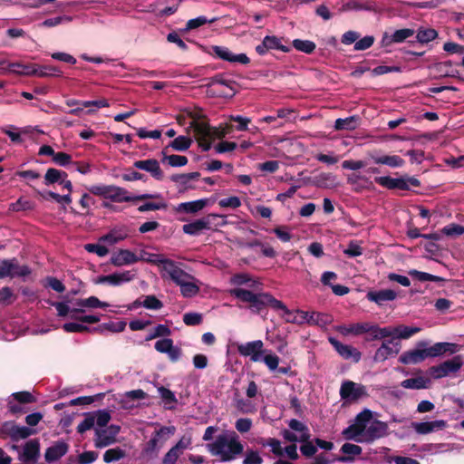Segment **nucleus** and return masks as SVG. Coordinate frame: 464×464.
I'll return each instance as SVG.
<instances>
[{
	"label": "nucleus",
	"instance_id": "nucleus-14",
	"mask_svg": "<svg viewBox=\"0 0 464 464\" xmlns=\"http://www.w3.org/2000/svg\"><path fill=\"white\" fill-rule=\"evenodd\" d=\"M400 350V342L393 341L392 339L384 340L382 345L376 350L373 360L377 362H384L389 357L398 354Z\"/></svg>",
	"mask_w": 464,
	"mask_h": 464
},
{
	"label": "nucleus",
	"instance_id": "nucleus-19",
	"mask_svg": "<svg viewBox=\"0 0 464 464\" xmlns=\"http://www.w3.org/2000/svg\"><path fill=\"white\" fill-rule=\"evenodd\" d=\"M330 343L343 359L352 360L354 362H358L361 360L362 353L352 345L343 344L333 338L330 339Z\"/></svg>",
	"mask_w": 464,
	"mask_h": 464
},
{
	"label": "nucleus",
	"instance_id": "nucleus-42",
	"mask_svg": "<svg viewBox=\"0 0 464 464\" xmlns=\"http://www.w3.org/2000/svg\"><path fill=\"white\" fill-rule=\"evenodd\" d=\"M33 433L34 430L32 429L24 426L13 425L12 428L10 429V436L14 440L25 439L32 435Z\"/></svg>",
	"mask_w": 464,
	"mask_h": 464
},
{
	"label": "nucleus",
	"instance_id": "nucleus-1",
	"mask_svg": "<svg viewBox=\"0 0 464 464\" xmlns=\"http://www.w3.org/2000/svg\"><path fill=\"white\" fill-rule=\"evenodd\" d=\"M388 429L387 423L372 420V411L366 409L356 416L353 423L344 429L342 434L348 440L372 443L385 437L388 434Z\"/></svg>",
	"mask_w": 464,
	"mask_h": 464
},
{
	"label": "nucleus",
	"instance_id": "nucleus-33",
	"mask_svg": "<svg viewBox=\"0 0 464 464\" xmlns=\"http://www.w3.org/2000/svg\"><path fill=\"white\" fill-rule=\"evenodd\" d=\"M430 384V380L428 378L424 377H415V378H410L402 381L401 382V386L405 389H414V390H420L428 388Z\"/></svg>",
	"mask_w": 464,
	"mask_h": 464
},
{
	"label": "nucleus",
	"instance_id": "nucleus-27",
	"mask_svg": "<svg viewBox=\"0 0 464 464\" xmlns=\"http://www.w3.org/2000/svg\"><path fill=\"white\" fill-rule=\"evenodd\" d=\"M36 64L34 63H24L22 62H14L8 63V72L17 75L32 76L35 75Z\"/></svg>",
	"mask_w": 464,
	"mask_h": 464
},
{
	"label": "nucleus",
	"instance_id": "nucleus-62",
	"mask_svg": "<svg viewBox=\"0 0 464 464\" xmlns=\"http://www.w3.org/2000/svg\"><path fill=\"white\" fill-rule=\"evenodd\" d=\"M236 407L243 413H253L256 411V406L249 400L238 399L236 401Z\"/></svg>",
	"mask_w": 464,
	"mask_h": 464
},
{
	"label": "nucleus",
	"instance_id": "nucleus-58",
	"mask_svg": "<svg viewBox=\"0 0 464 464\" xmlns=\"http://www.w3.org/2000/svg\"><path fill=\"white\" fill-rule=\"evenodd\" d=\"M441 232L448 237H457L464 234V227L451 223L444 227Z\"/></svg>",
	"mask_w": 464,
	"mask_h": 464
},
{
	"label": "nucleus",
	"instance_id": "nucleus-25",
	"mask_svg": "<svg viewBox=\"0 0 464 464\" xmlns=\"http://www.w3.org/2000/svg\"><path fill=\"white\" fill-rule=\"evenodd\" d=\"M396 298L397 293L392 289L370 291L367 293V299L371 302H374L378 305H382L385 302L393 301Z\"/></svg>",
	"mask_w": 464,
	"mask_h": 464
},
{
	"label": "nucleus",
	"instance_id": "nucleus-32",
	"mask_svg": "<svg viewBox=\"0 0 464 464\" xmlns=\"http://www.w3.org/2000/svg\"><path fill=\"white\" fill-rule=\"evenodd\" d=\"M208 203L207 199H198L179 204L177 211L185 213H197L202 210Z\"/></svg>",
	"mask_w": 464,
	"mask_h": 464
},
{
	"label": "nucleus",
	"instance_id": "nucleus-36",
	"mask_svg": "<svg viewBox=\"0 0 464 464\" xmlns=\"http://www.w3.org/2000/svg\"><path fill=\"white\" fill-rule=\"evenodd\" d=\"M134 275L130 271H124L121 273H114L108 275V284L111 285H120L122 283H127L132 280Z\"/></svg>",
	"mask_w": 464,
	"mask_h": 464
},
{
	"label": "nucleus",
	"instance_id": "nucleus-5",
	"mask_svg": "<svg viewBox=\"0 0 464 464\" xmlns=\"http://www.w3.org/2000/svg\"><path fill=\"white\" fill-rule=\"evenodd\" d=\"M429 357H436L433 354V345L429 346L428 342L417 343L415 348L404 352L399 358L402 364H417Z\"/></svg>",
	"mask_w": 464,
	"mask_h": 464
},
{
	"label": "nucleus",
	"instance_id": "nucleus-7",
	"mask_svg": "<svg viewBox=\"0 0 464 464\" xmlns=\"http://www.w3.org/2000/svg\"><path fill=\"white\" fill-rule=\"evenodd\" d=\"M174 426H163L156 430L148 441L144 452L147 455H156L165 442L175 433Z\"/></svg>",
	"mask_w": 464,
	"mask_h": 464
},
{
	"label": "nucleus",
	"instance_id": "nucleus-17",
	"mask_svg": "<svg viewBox=\"0 0 464 464\" xmlns=\"http://www.w3.org/2000/svg\"><path fill=\"white\" fill-rule=\"evenodd\" d=\"M214 53L220 59L229 62L237 63L241 64L249 63L250 60L245 53H233L228 48L224 46H213Z\"/></svg>",
	"mask_w": 464,
	"mask_h": 464
},
{
	"label": "nucleus",
	"instance_id": "nucleus-35",
	"mask_svg": "<svg viewBox=\"0 0 464 464\" xmlns=\"http://www.w3.org/2000/svg\"><path fill=\"white\" fill-rule=\"evenodd\" d=\"M420 181L414 177L403 176L394 178V189L408 190L411 187H419Z\"/></svg>",
	"mask_w": 464,
	"mask_h": 464
},
{
	"label": "nucleus",
	"instance_id": "nucleus-37",
	"mask_svg": "<svg viewBox=\"0 0 464 464\" xmlns=\"http://www.w3.org/2000/svg\"><path fill=\"white\" fill-rule=\"evenodd\" d=\"M67 177V173L57 169H48L45 175H44V183L46 185H51L54 183H60V181L64 178Z\"/></svg>",
	"mask_w": 464,
	"mask_h": 464
},
{
	"label": "nucleus",
	"instance_id": "nucleus-3",
	"mask_svg": "<svg viewBox=\"0 0 464 464\" xmlns=\"http://www.w3.org/2000/svg\"><path fill=\"white\" fill-rule=\"evenodd\" d=\"M229 294L242 302L250 304L249 308L254 313H259L267 305L275 310L284 307V303L268 293H254L247 289L237 287L229 290Z\"/></svg>",
	"mask_w": 464,
	"mask_h": 464
},
{
	"label": "nucleus",
	"instance_id": "nucleus-10",
	"mask_svg": "<svg viewBox=\"0 0 464 464\" xmlns=\"http://www.w3.org/2000/svg\"><path fill=\"white\" fill-rule=\"evenodd\" d=\"M160 272L162 278L170 279L176 285L181 282L184 277H188V274L181 268L180 264L169 258L163 261Z\"/></svg>",
	"mask_w": 464,
	"mask_h": 464
},
{
	"label": "nucleus",
	"instance_id": "nucleus-9",
	"mask_svg": "<svg viewBox=\"0 0 464 464\" xmlns=\"http://www.w3.org/2000/svg\"><path fill=\"white\" fill-rule=\"evenodd\" d=\"M463 365V360L460 355L453 357L451 360L443 362L439 365L430 368V374L435 379H440L450 373L457 372Z\"/></svg>",
	"mask_w": 464,
	"mask_h": 464
},
{
	"label": "nucleus",
	"instance_id": "nucleus-50",
	"mask_svg": "<svg viewBox=\"0 0 464 464\" xmlns=\"http://www.w3.org/2000/svg\"><path fill=\"white\" fill-rule=\"evenodd\" d=\"M409 275L413 276L414 278H416L417 280H419L420 282H426V281L440 282L442 280V278L440 276H434V275H431V274H429L426 272L418 271L415 269L410 270Z\"/></svg>",
	"mask_w": 464,
	"mask_h": 464
},
{
	"label": "nucleus",
	"instance_id": "nucleus-23",
	"mask_svg": "<svg viewBox=\"0 0 464 464\" xmlns=\"http://www.w3.org/2000/svg\"><path fill=\"white\" fill-rule=\"evenodd\" d=\"M199 281L190 274L184 277L177 285L180 287L181 295L184 297H193L199 292Z\"/></svg>",
	"mask_w": 464,
	"mask_h": 464
},
{
	"label": "nucleus",
	"instance_id": "nucleus-26",
	"mask_svg": "<svg viewBox=\"0 0 464 464\" xmlns=\"http://www.w3.org/2000/svg\"><path fill=\"white\" fill-rule=\"evenodd\" d=\"M230 284L233 285H246L253 290L260 288L261 284L246 273L236 274L230 277Z\"/></svg>",
	"mask_w": 464,
	"mask_h": 464
},
{
	"label": "nucleus",
	"instance_id": "nucleus-64",
	"mask_svg": "<svg viewBox=\"0 0 464 464\" xmlns=\"http://www.w3.org/2000/svg\"><path fill=\"white\" fill-rule=\"evenodd\" d=\"M263 459L257 451L247 450L243 464H262Z\"/></svg>",
	"mask_w": 464,
	"mask_h": 464
},
{
	"label": "nucleus",
	"instance_id": "nucleus-31",
	"mask_svg": "<svg viewBox=\"0 0 464 464\" xmlns=\"http://www.w3.org/2000/svg\"><path fill=\"white\" fill-rule=\"evenodd\" d=\"M368 323H357L351 324H343L338 327V331L343 335H354L358 336L366 334Z\"/></svg>",
	"mask_w": 464,
	"mask_h": 464
},
{
	"label": "nucleus",
	"instance_id": "nucleus-30",
	"mask_svg": "<svg viewBox=\"0 0 464 464\" xmlns=\"http://www.w3.org/2000/svg\"><path fill=\"white\" fill-rule=\"evenodd\" d=\"M107 198L114 202H130L132 201V195L121 187L110 185Z\"/></svg>",
	"mask_w": 464,
	"mask_h": 464
},
{
	"label": "nucleus",
	"instance_id": "nucleus-21",
	"mask_svg": "<svg viewBox=\"0 0 464 464\" xmlns=\"http://www.w3.org/2000/svg\"><path fill=\"white\" fill-rule=\"evenodd\" d=\"M140 261L138 256L128 249H121L113 253L111 256V263L114 266H123L137 263Z\"/></svg>",
	"mask_w": 464,
	"mask_h": 464
},
{
	"label": "nucleus",
	"instance_id": "nucleus-39",
	"mask_svg": "<svg viewBox=\"0 0 464 464\" xmlns=\"http://www.w3.org/2000/svg\"><path fill=\"white\" fill-rule=\"evenodd\" d=\"M142 305L147 309L159 310L162 308L163 304L155 295H146L142 302L136 301L133 306Z\"/></svg>",
	"mask_w": 464,
	"mask_h": 464
},
{
	"label": "nucleus",
	"instance_id": "nucleus-57",
	"mask_svg": "<svg viewBox=\"0 0 464 464\" xmlns=\"http://www.w3.org/2000/svg\"><path fill=\"white\" fill-rule=\"evenodd\" d=\"M362 247L356 241H350L343 254L349 257H356L362 255Z\"/></svg>",
	"mask_w": 464,
	"mask_h": 464
},
{
	"label": "nucleus",
	"instance_id": "nucleus-45",
	"mask_svg": "<svg viewBox=\"0 0 464 464\" xmlns=\"http://www.w3.org/2000/svg\"><path fill=\"white\" fill-rule=\"evenodd\" d=\"M438 36L436 30L431 28H420L416 35V38L420 44H428Z\"/></svg>",
	"mask_w": 464,
	"mask_h": 464
},
{
	"label": "nucleus",
	"instance_id": "nucleus-60",
	"mask_svg": "<svg viewBox=\"0 0 464 464\" xmlns=\"http://www.w3.org/2000/svg\"><path fill=\"white\" fill-rule=\"evenodd\" d=\"M124 457V452L121 449H110L103 454V460L107 463L119 460Z\"/></svg>",
	"mask_w": 464,
	"mask_h": 464
},
{
	"label": "nucleus",
	"instance_id": "nucleus-48",
	"mask_svg": "<svg viewBox=\"0 0 464 464\" xmlns=\"http://www.w3.org/2000/svg\"><path fill=\"white\" fill-rule=\"evenodd\" d=\"M288 426L291 430L298 432L299 434H301L302 436L305 437L308 440L310 439L309 429L305 424H304L300 420L292 419L288 421Z\"/></svg>",
	"mask_w": 464,
	"mask_h": 464
},
{
	"label": "nucleus",
	"instance_id": "nucleus-15",
	"mask_svg": "<svg viewBox=\"0 0 464 464\" xmlns=\"http://www.w3.org/2000/svg\"><path fill=\"white\" fill-rule=\"evenodd\" d=\"M270 50H280L285 53H288L290 48L282 44V39L275 35L266 36L262 43L256 47V51L258 54L264 55Z\"/></svg>",
	"mask_w": 464,
	"mask_h": 464
},
{
	"label": "nucleus",
	"instance_id": "nucleus-54",
	"mask_svg": "<svg viewBox=\"0 0 464 464\" xmlns=\"http://www.w3.org/2000/svg\"><path fill=\"white\" fill-rule=\"evenodd\" d=\"M140 260H144L148 263L156 265L160 269L163 265V261L166 260V257H164L162 255L158 254H150L144 252L140 256H139Z\"/></svg>",
	"mask_w": 464,
	"mask_h": 464
},
{
	"label": "nucleus",
	"instance_id": "nucleus-47",
	"mask_svg": "<svg viewBox=\"0 0 464 464\" xmlns=\"http://www.w3.org/2000/svg\"><path fill=\"white\" fill-rule=\"evenodd\" d=\"M293 46L304 53H312L315 49V44L309 40L295 39L293 41Z\"/></svg>",
	"mask_w": 464,
	"mask_h": 464
},
{
	"label": "nucleus",
	"instance_id": "nucleus-29",
	"mask_svg": "<svg viewBox=\"0 0 464 464\" xmlns=\"http://www.w3.org/2000/svg\"><path fill=\"white\" fill-rule=\"evenodd\" d=\"M371 159L376 164L387 165L391 168H400L405 163L404 160L397 155H375L372 154Z\"/></svg>",
	"mask_w": 464,
	"mask_h": 464
},
{
	"label": "nucleus",
	"instance_id": "nucleus-44",
	"mask_svg": "<svg viewBox=\"0 0 464 464\" xmlns=\"http://www.w3.org/2000/svg\"><path fill=\"white\" fill-rule=\"evenodd\" d=\"M357 119L354 116L348 117L345 119H337L334 123V128L337 130H354L357 126Z\"/></svg>",
	"mask_w": 464,
	"mask_h": 464
},
{
	"label": "nucleus",
	"instance_id": "nucleus-34",
	"mask_svg": "<svg viewBox=\"0 0 464 464\" xmlns=\"http://www.w3.org/2000/svg\"><path fill=\"white\" fill-rule=\"evenodd\" d=\"M345 11H374L372 3L364 0H351L343 5Z\"/></svg>",
	"mask_w": 464,
	"mask_h": 464
},
{
	"label": "nucleus",
	"instance_id": "nucleus-6",
	"mask_svg": "<svg viewBox=\"0 0 464 464\" xmlns=\"http://www.w3.org/2000/svg\"><path fill=\"white\" fill-rule=\"evenodd\" d=\"M339 394L346 403H354L369 396L366 386L350 380L342 382Z\"/></svg>",
	"mask_w": 464,
	"mask_h": 464
},
{
	"label": "nucleus",
	"instance_id": "nucleus-24",
	"mask_svg": "<svg viewBox=\"0 0 464 464\" xmlns=\"http://www.w3.org/2000/svg\"><path fill=\"white\" fill-rule=\"evenodd\" d=\"M277 310H281L283 312L281 316L287 323L302 324L306 323L308 320V312L301 310L291 311L285 304L283 308H278Z\"/></svg>",
	"mask_w": 464,
	"mask_h": 464
},
{
	"label": "nucleus",
	"instance_id": "nucleus-63",
	"mask_svg": "<svg viewBox=\"0 0 464 464\" xmlns=\"http://www.w3.org/2000/svg\"><path fill=\"white\" fill-rule=\"evenodd\" d=\"M94 420L92 412L86 413L85 418L77 426V431L83 433L94 427Z\"/></svg>",
	"mask_w": 464,
	"mask_h": 464
},
{
	"label": "nucleus",
	"instance_id": "nucleus-28",
	"mask_svg": "<svg viewBox=\"0 0 464 464\" xmlns=\"http://www.w3.org/2000/svg\"><path fill=\"white\" fill-rule=\"evenodd\" d=\"M68 451V445L64 441H57L53 446L49 447L44 454L45 459L48 462H53L63 456Z\"/></svg>",
	"mask_w": 464,
	"mask_h": 464
},
{
	"label": "nucleus",
	"instance_id": "nucleus-18",
	"mask_svg": "<svg viewBox=\"0 0 464 464\" xmlns=\"http://www.w3.org/2000/svg\"><path fill=\"white\" fill-rule=\"evenodd\" d=\"M414 30L410 28H404L396 30L393 34L384 33L382 38V45L389 46L392 44H400L404 42L406 39L414 35Z\"/></svg>",
	"mask_w": 464,
	"mask_h": 464
},
{
	"label": "nucleus",
	"instance_id": "nucleus-52",
	"mask_svg": "<svg viewBox=\"0 0 464 464\" xmlns=\"http://www.w3.org/2000/svg\"><path fill=\"white\" fill-rule=\"evenodd\" d=\"M170 334V329L164 324H158L153 329L150 331L149 335L146 337L147 341L162 337V336H168Z\"/></svg>",
	"mask_w": 464,
	"mask_h": 464
},
{
	"label": "nucleus",
	"instance_id": "nucleus-16",
	"mask_svg": "<svg viewBox=\"0 0 464 464\" xmlns=\"http://www.w3.org/2000/svg\"><path fill=\"white\" fill-rule=\"evenodd\" d=\"M40 443L37 440H28L19 452V459L23 462L34 464L39 457Z\"/></svg>",
	"mask_w": 464,
	"mask_h": 464
},
{
	"label": "nucleus",
	"instance_id": "nucleus-43",
	"mask_svg": "<svg viewBox=\"0 0 464 464\" xmlns=\"http://www.w3.org/2000/svg\"><path fill=\"white\" fill-rule=\"evenodd\" d=\"M94 424L97 426L96 429L106 428L107 424L111 420V414L107 411H97L92 412Z\"/></svg>",
	"mask_w": 464,
	"mask_h": 464
},
{
	"label": "nucleus",
	"instance_id": "nucleus-20",
	"mask_svg": "<svg viewBox=\"0 0 464 464\" xmlns=\"http://www.w3.org/2000/svg\"><path fill=\"white\" fill-rule=\"evenodd\" d=\"M133 166L144 171L149 172L154 179L160 180L163 179V172L157 160L149 159L144 160H137Z\"/></svg>",
	"mask_w": 464,
	"mask_h": 464
},
{
	"label": "nucleus",
	"instance_id": "nucleus-11",
	"mask_svg": "<svg viewBox=\"0 0 464 464\" xmlns=\"http://www.w3.org/2000/svg\"><path fill=\"white\" fill-rule=\"evenodd\" d=\"M217 215L210 214L201 218L196 219L190 223L185 224L182 227V231L189 236H198L205 230L212 228L213 220Z\"/></svg>",
	"mask_w": 464,
	"mask_h": 464
},
{
	"label": "nucleus",
	"instance_id": "nucleus-56",
	"mask_svg": "<svg viewBox=\"0 0 464 464\" xmlns=\"http://www.w3.org/2000/svg\"><path fill=\"white\" fill-rule=\"evenodd\" d=\"M34 204L30 200L20 198L16 202L11 203L9 209L12 211H22L33 209Z\"/></svg>",
	"mask_w": 464,
	"mask_h": 464
},
{
	"label": "nucleus",
	"instance_id": "nucleus-12",
	"mask_svg": "<svg viewBox=\"0 0 464 464\" xmlns=\"http://www.w3.org/2000/svg\"><path fill=\"white\" fill-rule=\"evenodd\" d=\"M237 347L240 355L250 357V360L255 362H261L262 355L265 353L264 343L261 340L239 343Z\"/></svg>",
	"mask_w": 464,
	"mask_h": 464
},
{
	"label": "nucleus",
	"instance_id": "nucleus-51",
	"mask_svg": "<svg viewBox=\"0 0 464 464\" xmlns=\"http://www.w3.org/2000/svg\"><path fill=\"white\" fill-rule=\"evenodd\" d=\"M35 71H36L35 75L40 76V77L61 76L62 75V72L57 67L51 66V65L42 66V67H38L36 65Z\"/></svg>",
	"mask_w": 464,
	"mask_h": 464
},
{
	"label": "nucleus",
	"instance_id": "nucleus-61",
	"mask_svg": "<svg viewBox=\"0 0 464 464\" xmlns=\"http://www.w3.org/2000/svg\"><path fill=\"white\" fill-rule=\"evenodd\" d=\"M72 20V18L71 16L61 15V16L48 18V19L44 20L42 24L45 27H53V26L59 25L61 24L70 23Z\"/></svg>",
	"mask_w": 464,
	"mask_h": 464
},
{
	"label": "nucleus",
	"instance_id": "nucleus-4",
	"mask_svg": "<svg viewBox=\"0 0 464 464\" xmlns=\"http://www.w3.org/2000/svg\"><path fill=\"white\" fill-rule=\"evenodd\" d=\"M193 130L195 139L198 141L203 151H208L211 148L212 141L216 139H222L226 136L224 130L217 128L212 129L208 124L203 121H193L190 123Z\"/></svg>",
	"mask_w": 464,
	"mask_h": 464
},
{
	"label": "nucleus",
	"instance_id": "nucleus-2",
	"mask_svg": "<svg viewBox=\"0 0 464 464\" xmlns=\"http://www.w3.org/2000/svg\"><path fill=\"white\" fill-rule=\"evenodd\" d=\"M208 451L220 461L236 459L244 451L239 436L234 430H224L206 445Z\"/></svg>",
	"mask_w": 464,
	"mask_h": 464
},
{
	"label": "nucleus",
	"instance_id": "nucleus-38",
	"mask_svg": "<svg viewBox=\"0 0 464 464\" xmlns=\"http://www.w3.org/2000/svg\"><path fill=\"white\" fill-rule=\"evenodd\" d=\"M420 331V328L419 327H411L400 324L395 326V339H409Z\"/></svg>",
	"mask_w": 464,
	"mask_h": 464
},
{
	"label": "nucleus",
	"instance_id": "nucleus-53",
	"mask_svg": "<svg viewBox=\"0 0 464 464\" xmlns=\"http://www.w3.org/2000/svg\"><path fill=\"white\" fill-rule=\"evenodd\" d=\"M262 362L266 365V367L271 372H276L277 370V367L279 365L280 359L276 354L274 353H263L262 355Z\"/></svg>",
	"mask_w": 464,
	"mask_h": 464
},
{
	"label": "nucleus",
	"instance_id": "nucleus-49",
	"mask_svg": "<svg viewBox=\"0 0 464 464\" xmlns=\"http://www.w3.org/2000/svg\"><path fill=\"white\" fill-rule=\"evenodd\" d=\"M78 306H85L91 308H104L108 307L109 304L100 301L96 296H90L86 299H81L77 301Z\"/></svg>",
	"mask_w": 464,
	"mask_h": 464
},
{
	"label": "nucleus",
	"instance_id": "nucleus-22",
	"mask_svg": "<svg viewBox=\"0 0 464 464\" xmlns=\"http://www.w3.org/2000/svg\"><path fill=\"white\" fill-rule=\"evenodd\" d=\"M411 427L418 434L424 435L445 429L447 427V421L437 420L425 422H412Z\"/></svg>",
	"mask_w": 464,
	"mask_h": 464
},
{
	"label": "nucleus",
	"instance_id": "nucleus-55",
	"mask_svg": "<svg viewBox=\"0 0 464 464\" xmlns=\"http://www.w3.org/2000/svg\"><path fill=\"white\" fill-rule=\"evenodd\" d=\"M198 176L199 174L198 172H192L188 174L172 176L171 179L179 185L190 188L189 182L195 179H198Z\"/></svg>",
	"mask_w": 464,
	"mask_h": 464
},
{
	"label": "nucleus",
	"instance_id": "nucleus-13",
	"mask_svg": "<svg viewBox=\"0 0 464 464\" xmlns=\"http://www.w3.org/2000/svg\"><path fill=\"white\" fill-rule=\"evenodd\" d=\"M120 431V427L111 425L103 429H95L94 443L97 448H105L116 441V437Z\"/></svg>",
	"mask_w": 464,
	"mask_h": 464
},
{
	"label": "nucleus",
	"instance_id": "nucleus-46",
	"mask_svg": "<svg viewBox=\"0 0 464 464\" xmlns=\"http://www.w3.org/2000/svg\"><path fill=\"white\" fill-rule=\"evenodd\" d=\"M191 143L192 140L189 137L181 135L174 139L170 146L175 150L185 151L190 147Z\"/></svg>",
	"mask_w": 464,
	"mask_h": 464
},
{
	"label": "nucleus",
	"instance_id": "nucleus-8",
	"mask_svg": "<svg viewBox=\"0 0 464 464\" xmlns=\"http://www.w3.org/2000/svg\"><path fill=\"white\" fill-rule=\"evenodd\" d=\"M30 274V268L20 266L15 258L0 260V278L25 277Z\"/></svg>",
	"mask_w": 464,
	"mask_h": 464
},
{
	"label": "nucleus",
	"instance_id": "nucleus-59",
	"mask_svg": "<svg viewBox=\"0 0 464 464\" xmlns=\"http://www.w3.org/2000/svg\"><path fill=\"white\" fill-rule=\"evenodd\" d=\"M164 161L168 162L172 167H182L188 163V158L181 155H169L164 156Z\"/></svg>",
	"mask_w": 464,
	"mask_h": 464
},
{
	"label": "nucleus",
	"instance_id": "nucleus-40",
	"mask_svg": "<svg viewBox=\"0 0 464 464\" xmlns=\"http://www.w3.org/2000/svg\"><path fill=\"white\" fill-rule=\"evenodd\" d=\"M216 20H217L216 18L208 19L206 16H203V15L198 16L196 18L189 19L187 22L186 27H185V29L183 31L184 32H188L190 30H194V29L199 28V27L205 25L206 24H212Z\"/></svg>",
	"mask_w": 464,
	"mask_h": 464
},
{
	"label": "nucleus",
	"instance_id": "nucleus-41",
	"mask_svg": "<svg viewBox=\"0 0 464 464\" xmlns=\"http://www.w3.org/2000/svg\"><path fill=\"white\" fill-rule=\"evenodd\" d=\"M459 351L458 345L451 343H436L433 345V354L440 356L447 352L455 353Z\"/></svg>",
	"mask_w": 464,
	"mask_h": 464
}]
</instances>
